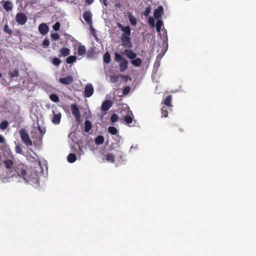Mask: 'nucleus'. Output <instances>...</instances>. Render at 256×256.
Wrapping results in <instances>:
<instances>
[{"mask_svg": "<svg viewBox=\"0 0 256 256\" xmlns=\"http://www.w3.org/2000/svg\"><path fill=\"white\" fill-rule=\"evenodd\" d=\"M7 152L10 158L3 160L2 163L5 169L2 172L0 170V177L4 181L8 180L10 178L15 176V172L13 169L14 156L10 149H8Z\"/></svg>", "mask_w": 256, "mask_h": 256, "instance_id": "nucleus-1", "label": "nucleus"}, {"mask_svg": "<svg viewBox=\"0 0 256 256\" xmlns=\"http://www.w3.org/2000/svg\"><path fill=\"white\" fill-rule=\"evenodd\" d=\"M14 171L15 176L22 178L26 182H28L30 178L31 172L28 168L22 164H16L14 168Z\"/></svg>", "mask_w": 256, "mask_h": 256, "instance_id": "nucleus-2", "label": "nucleus"}, {"mask_svg": "<svg viewBox=\"0 0 256 256\" xmlns=\"http://www.w3.org/2000/svg\"><path fill=\"white\" fill-rule=\"evenodd\" d=\"M114 60L116 62H120L119 66L120 72H124L127 69L128 60L126 58H123L122 56L119 53L117 52L114 53Z\"/></svg>", "mask_w": 256, "mask_h": 256, "instance_id": "nucleus-3", "label": "nucleus"}, {"mask_svg": "<svg viewBox=\"0 0 256 256\" xmlns=\"http://www.w3.org/2000/svg\"><path fill=\"white\" fill-rule=\"evenodd\" d=\"M19 134L20 136L22 142L27 146H32V142L30 138L29 134L26 130L24 128H21L19 130Z\"/></svg>", "mask_w": 256, "mask_h": 256, "instance_id": "nucleus-4", "label": "nucleus"}, {"mask_svg": "<svg viewBox=\"0 0 256 256\" xmlns=\"http://www.w3.org/2000/svg\"><path fill=\"white\" fill-rule=\"evenodd\" d=\"M27 20V17L24 13L19 12L16 14V20L18 24L24 25L26 23Z\"/></svg>", "mask_w": 256, "mask_h": 256, "instance_id": "nucleus-5", "label": "nucleus"}, {"mask_svg": "<svg viewBox=\"0 0 256 256\" xmlns=\"http://www.w3.org/2000/svg\"><path fill=\"white\" fill-rule=\"evenodd\" d=\"M117 26L123 32L121 36H130L131 30L129 26H124L121 24L117 23Z\"/></svg>", "mask_w": 256, "mask_h": 256, "instance_id": "nucleus-6", "label": "nucleus"}, {"mask_svg": "<svg viewBox=\"0 0 256 256\" xmlns=\"http://www.w3.org/2000/svg\"><path fill=\"white\" fill-rule=\"evenodd\" d=\"M121 40L122 44L124 47L128 48L132 47L130 36H121Z\"/></svg>", "mask_w": 256, "mask_h": 256, "instance_id": "nucleus-7", "label": "nucleus"}, {"mask_svg": "<svg viewBox=\"0 0 256 256\" xmlns=\"http://www.w3.org/2000/svg\"><path fill=\"white\" fill-rule=\"evenodd\" d=\"M94 90L93 86L92 84H88L84 88V95L86 98H89L91 96L93 93Z\"/></svg>", "mask_w": 256, "mask_h": 256, "instance_id": "nucleus-8", "label": "nucleus"}, {"mask_svg": "<svg viewBox=\"0 0 256 256\" xmlns=\"http://www.w3.org/2000/svg\"><path fill=\"white\" fill-rule=\"evenodd\" d=\"M70 108L72 114L76 120H79L80 117V114L78 106L76 104H72Z\"/></svg>", "mask_w": 256, "mask_h": 256, "instance_id": "nucleus-9", "label": "nucleus"}, {"mask_svg": "<svg viewBox=\"0 0 256 256\" xmlns=\"http://www.w3.org/2000/svg\"><path fill=\"white\" fill-rule=\"evenodd\" d=\"M59 81L60 83L64 84L69 85L73 82L74 78L72 76H68L65 78H60L59 79Z\"/></svg>", "mask_w": 256, "mask_h": 256, "instance_id": "nucleus-10", "label": "nucleus"}, {"mask_svg": "<svg viewBox=\"0 0 256 256\" xmlns=\"http://www.w3.org/2000/svg\"><path fill=\"white\" fill-rule=\"evenodd\" d=\"M134 116L131 110H128L127 114L124 116V120L128 124H130L132 122Z\"/></svg>", "mask_w": 256, "mask_h": 256, "instance_id": "nucleus-11", "label": "nucleus"}, {"mask_svg": "<svg viewBox=\"0 0 256 256\" xmlns=\"http://www.w3.org/2000/svg\"><path fill=\"white\" fill-rule=\"evenodd\" d=\"M38 31L42 34H46L48 32V26L45 23H42L38 26Z\"/></svg>", "mask_w": 256, "mask_h": 256, "instance_id": "nucleus-12", "label": "nucleus"}, {"mask_svg": "<svg viewBox=\"0 0 256 256\" xmlns=\"http://www.w3.org/2000/svg\"><path fill=\"white\" fill-rule=\"evenodd\" d=\"M163 10V7L162 6H158L154 11V18L156 19H159L160 18L162 17Z\"/></svg>", "mask_w": 256, "mask_h": 256, "instance_id": "nucleus-13", "label": "nucleus"}, {"mask_svg": "<svg viewBox=\"0 0 256 256\" xmlns=\"http://www.w3.org/2000/svg\"><path fill=\"white\" fill-rule=\"evenodd\" d=\"M53 116L52 119V122L53 124H58L60 123L62 114L60 112H58V114H54L53 111Z\"/></svg>", "mask_w": 256, "mask_h": 256, "instance_id": "nucleus-14", "label": "nucleus"}, {"mask_svg": "<svg viewBox=\"0 0 256 256\" xmlns=\"http://www.w3.org/2000/svg\"><path fill=\"white\" fill-rule=\"evenodd\" d=\"M83 18L88 24L92 23V14L89 11H86L84 12L82 15Z\"/></svg>", "mask_w": 256, "mask_h": 256, "instance_id": "nucleus-15", "label": "nucleus"}, {"mask_svg": "<svg viewBox=\"0 0 256 256\" xmlns=\"http://www.w3.org/2000/svg\"><path fill=\"white\" fill-rule=\"evenodd\" d=\"M112 104L110 101L106 100L104 101L102 105V110L103 111L108 110L112 106Z\"/></svg>", "mask_w": 256, "mask_h": 256, "instance_id": "nucleus-16", "label": "nucleus"}, {"mask_svg": "<svg viewBox=\"0 0 256 256\" xmlns=\"http://www.w3.org/2000/svg\"><path fill=\"white\" fill-rule=\"evenodd\" d=\"M124 52L126 54V56L130 60L135 58L136 56V53L134 52L132 50H125Z\"/></svg>", "mask_w": 256, "mask_h": 256, "instance_id": "nucleus-17", "label": "nucleus"}, {"mask_svg": "<svg viewBox=\"0 0 256 256\" xmlns=\"http://www.w3.org/2000/svg\"><path fill=\"white\" fill-rule=\"evenodd\" d=\"M60 54H59V57L62 56H67L70 54V50L68 48H62L60 50Z\"/></svg>", "mask_w": 256, "mask_h": 256, "instance_id": "nucleus-18", "label": "nucleus"}, {"mask_svg": "<svg viewBox=\"0 0 256 256\" xmlns=\"http://www.w3.org/2000/svg\"><path fill=\"white\" fill-rule=\"evenodd\" d=\"M172 96L171 95L168 96L164 100L162 103L168 106H172Z\"/></svg>", "mask_w": 256, "mask_h": 256, "instance_id": "nucleus-19", "label": "nucleus"}, {"mask_svg": "<svg viewBox=\"0 0 256 256\" xmlns=\"http://www.w3.org/2000/svg\"><path fill=\"white\" fill-rule=\"evenodd\" d=\"M78 52L79 56H84L86 52V47L83 45H80L78 47Z\"/></svg>", "mask_w": 256, "mask_h": 256, "instance_id": "nucleus-20", "label": "nucleus"}, {"mask_svg": "<svg viewBox=\"0 0 256 256\" xmlns=\"http://www.w3.org/2000/svg\"><path fill=\"white\" fill-rule=\"evenodd\" d=\"M92 128V123L88 120H86L84 122V130L86 132H88Z\"/></svg>", "mask_w": 256, "mask_h": 256, "instance_id": "nucleus-21", "label": "nucleus"}, {"mask_svg": "<svg viewBox=\"0 0 256 256\" xmlns=\"http://www.w3.org/2000/svg\"><path fill=\"white\" fill-rule=\"evenodd\" d=\"M4 8L7 11L9 12L12 10V3L9 1L4 2L3 4Z\"/></svg>", "mask_w": 256, "mask_h": 256, "instance_id": "nucleus-22", "label": "nucleus"}, {"mask_svg": "<svg viewBox=\"0 0 256 256\" xmlns=\"http://www.w3.org/2000/svg\"><path fill=\"white\" fill-rule=\"evenodd\" d=\"M131 63L135 66H140L142 64V60L140 58H138L131 61Z\"/></svg>", "mask_w": 256, "mask_h": 256, "instance_id": "nucleus-23", "label": "nucleus"}, {"mask_svg": "<svg viewBox=\"0 0 256 256\" xmlns=\"http://www.w3.org/2000/svg\"><path fill=\"white\" fill-rule=\"evenodd\" d=\"M76 160V157L74 153H70L67 158L68 161L70 163L74 162Z\"/></svg>", "mask_w": 256, "mask_h": 256, "instance_id": "nucleus-24", "label": "nucleus"}, {"mask_svg": "<svg viewBox=\"0 0 256 256\" xmlns=\"http://www.w3.org/2000/svg\"><path fill=\"white\" fill-rule=\"evenodd\" d=\"M104 142V138L102 136L100 135L95 139V142L98 145L102 144Z\"/></svg>", "mask_w": 256, "mask_h": 256, "instance_id": "nucleus-25", "label": "nucleus"}, {"mask_svg": "<svg viewBox=\"0 0 256 256\" xmlns=\"http://www.w3.org/2000/svg\"><path fill=\"white\" fill-rule=\"evenodd\" d=\"M106 160L110 162H114L115 156L114 154L111 153H108L106 155Z\"/></svg>", "mask_w": 256, "mask_h": 256, "instance_id": "nucleus-26", "label": "nucleus"}, {"mask_svg": "<svg viewBox=\"0 0 256 256\" xmlns=\"http://www.w3.org/2000/svg\"><path fill=\"white\" fill-rule=\"evenodd\" d=\"M129 21L130 24L132 26H136L137 23L136 19L132 14H128Z\"/></svg>", "mask_w": 256, "mask_h": 256, "instance_id": "nucleus-27", "label": "nucleus"}, {"mask_svg": "<svg viewBox=\"0 0 256 256\" xmlns=\"http://www.w3.org/2000/svg\"><path fill=\"white\" fill-rule=\"evenodd\" d=\"M104 62L106 64H109L110 62V56L108 52H106L104 56Z\"/></svg>", "mask_w": 256, "mask_h": 256, "instance_id": "nucleus-28", "label": "nucleus"}, {"mask_svg": "<svg viewBox=\"0 0 256 256\" xmlns=\"http://www.w3.org/2000/svg\"><path fill=\"white\" fill-rule=\"evenodd\" d=\"M76 60V57L74 56H70L66 58V62L68 64L74 62Z\"/></svg>", "mask_w": 256, "mask_h": 256, "instance_id": "nucleus-29", "label": "nucleus"}, {"mask_svg": "<svg viewBox=\"0 0 256 256\" xmlns=\"http://www.w3.org/2000/svg\"><path fill=\"white\" fill-rule=\"evenodd\" d=\"M162 22L161 20H158L156 22V28L158 32H160L162 26Z\"/></svg>", "mask_w": 256, "mask_h": 256, "instance_id": "nucleus-30", "label": "nucleus"}, {"mask_svg": "<svg viewBox=\"0 0 256 256\" xmlns=\"http://www.w3.org/2000/svg\"><path fill=\"white\" fill-rule=\"evenodd\" d=\"M50 98L52 101L54 102H57L59 101V98L56 94H51L50 96Z\"/></svg>", "mask_w": 256, "mask_h": 256, "instance_id": "nucleus-31", "label": "nucleus"}, {"mask_svg": "<svg viewBox=\"0 0 256 256\" xmlns=\"http://www.w3.org/2000/svg\"><path fill=\"white\" fill-rule=\"evenodd\" d=\"M8 125V122L6 120H4L0 124V129L1 130H4L7 128Z\"/></svg>", "mask_w": 256, "mask_h": 256, "instance_id": "nucleus-32", "label": "nucleus"}, {"mask_svg": "<svg viewBox=\"0 0 256 256\" xmlns=\"http://www.w3.org/2000/svg\"><path fill=\"white\" fill-rule=\"evenodd\" d=\"M52 63L55 66H58L61 63V60L58 58H54L52 59Z\"/></svg>", "mask_w": 256, "mask_h": 256, "instance_id": "nucleus-33", "label": "nucleus"}, {"mask_svg": "<svg viewBox=\"0 0 256 256\" xmlns=\"http://www.w3.org/2000/svg\"><path fill=\"white\" fill-rule=\"evenodd\" d=\"M108 132L112 134H116L118 132L117 129L114 126H109Z\"/></svg>", "mask_w": 256, "mask_h": 256, "instance_id": "nucleus-34", "label": "nucleus"}, {"mask_svg": "<svg viewBox=\"0 0 256 256\" xmlns=\"http://www.w3.org/2000/svg\"><path fill=\"white\" fill-rule=\"evenodd\" d=\"M10 78H16L19 76V71L18 70H15L10 74Z\"/></svg>", "mask_w": 256, "mask_h": 256, "instance_id": "nucleus-35", "label": "nucleus"}, {"mask_svg": "<svg viewBox=\"0 0 256 256\" xmlns=\"http://www.w3.org/2000/svg\"><path fill=\"white\" fill-rule=\"evenodd\" d=\"M161 112L162 116H164L166 118L168 116V110H166V107L163 106L161 110Z\"/></svg>", "mask_w": 256, "mask_h": 256, "instance_id": "nucleus-36", "label": "nucleus"}, {"mask_svg": "<svg viewBox=\"0 0 256 256\" xmlns=\"http://www.w3.org/2000/svg\"><path fill=\"white\" fill-rule=\"evenodd\" d=\"M51 38L54 40H58L60 38V36L58 33H52L50 34Z\"/></svg>", "mask_w": 256, "mask_h": 256, "instance_id": "nucleus-37", "label": "nucleus"}, {"mask_svg": "<svg viewBox=\"0 0 256 256\" xmlns=\"http://www.w3.org/2000/svg\"><path fill=\"white\" fill-rule=\"evenodd\" d=\"M118 119V116L116 114H114L111 116L110 117V120L112 123L116 122Z\"/></svg>", "mask_w": 256, "mask_h": 256, "instance_id": "nucleus-38", "label": "nucleus"}, {"mask_svg": "<svg viewBox=\"0 0 256 256\" xmlns=\"http://www.w3.org/2000/svg\"><path fill=\"white\" fill-rule=\"evenodd\" d=\"M16 152L18 154H21L22 153V148L20 145L18 144L16 146Z\"/></svg>", "mask_w": 256, "mask_h": 256, "instance_id": "nucleus-39", "label": "nucleus"}, {"mask_svg": "<svg viewBox=\"0 0 256 256\" xmlns=\"http://www.w3.org/2000/svg\"><path fill=\"white\" fill-rule=\"evenodd\" d=\"M150 11H151V8L150 6H148L146 8V10H144V12H143V14L145 16H148L150 12Z\"/></svg>", "mask_w": 256, "mask_h": 256, "instance_id": "nucleus-40", "label": "nucleus"}, {"mask_svg": "<svg viewBox=\"0 0 256 256\" xmlns=\"http://www.w3.org/2000/svg\"><path fill=\"white\" fill-rule=\"evenodd\" d=\"M148 22L149 24L151 26H152V27L154 26H155L154 19L152 17V16L149 17Z\"/></svg>", "mask_w": 256, "mask_h": 256, "instance_id": "nucleus-41", "label": "nucleus"}, {"mask_svg": "<svg viewBox=\"0 0 256 256\" xmlns=\"http://www.w3.org/2000/svg\"><path fill=\"white\" fill-rule=\"evenodd\" d=\"M49 45H50L49 40L48 39L45 38L42 42L43 48H46L49 46Z\"/></svg>", "mask_w": 256, "mask_h": 256, "instance_id": "nucleus-42", "label": "nucleus"}, {"mask_svg": "<svg viewBox=\"0 0 256 256\" xmlns=\"http://www.w3.org/2000/svg\"><path fill=\"white\" fill-rule=\"evenodd\" d=\"M4 31L6 33L10 34H12V30L10 29L8 26V24H5L4 26Z\"/></svg>", "mask_w": 256, "mask_h": 256, "instance_id": "nucleus-43", "label": "nucleus"}, {"mask_svg": "<svg viewBox=\"0 0 256 256\" xmlns=\"http://www.w3.org/2000/svg\"><path fill=\"white\" fill-rule=\"evenodd\" d=\"M130 87L128 86H126L122 90V93L124 94H128L130 91Z\"/></svg>", "mask_w": 256, "mask_h": 256, "instance_id": "nucleus-44", "label": "nucleus"}, {"mask_svg": "<svg viewBox=\"0 0 256 256\" xmlns=\"http://www.w3.org/2000/svg\"><path fill=\"white\" fill-rule=\"evenodd\" d=\"M60 23L59 22H56L53 26H52L53 29L54 30L57 31V30H58L60 29Z\"/></svg>", "mask_w": 256, "mask_h": 256, "instance_id": "nucleus-45", "label": "nucleus"}, {"mask_svg": "<svg viewBox=\"0 0 256 256\" xmlns=\"http://www.w3.org/2000/svg\"><path fill=\"white\" fill-rule=\"evenodd\" d=\"M38 128L40 134V135L42 136L45 133V130H43L40 126H38Z\"/></svg>", "mask_w": 256, "mask_h": 256, "instance_id": "nucleus-46", "label": "nucleus"}, {"mask_svg": "<svg viewBox=\"0 0 256 256\" xmlns=\"http://www.w3.org/2000/svg\"><path fill=\"white\" fill-rule=\"evenodd\" d=\"M94 1V0H85L86 3L88 5L92 4Z\"/></svg>", "mask_w": 256, "mask_h": 256, "instance_id": "nucleus-47", "label": "nucleus"}, {"mask_svg": "<svg viewBox=\"0 0 256 256\" xmlns=\"http://www.w3.org/2000/svg\"><path fill=\"white\" fill-rule=\"evenodd\" d=\"M5 140V138L4 136L0 134V143H3Z\"/></svg>", "mask_w": 256, "mask_h": 256, "instance_id": "nucleus-48", "label": "nucleus"}, {"mask_svg": "<svg viewBox=\"0 0 256 256\" xmlns=\"http://www.w3.org/2000/svg\"><path fill=\"white\" fill-rule=\"evenodd\" d=\"M118 80V77L117 76H114L113 78H112V80L113 82H116Z\"/></svg>", "mask_w": 256, "mask_h": 256, "instance_id": "nucleus-49", "label": "nucleus"}, {"mask_svg": "<svg viewBox=\"0 0 256 256\" xmlns=\"http://www.w3.org/2000/svg\"><path fill=\"white\" fill-rule=\"evenodd\" d=\"M102 0V4L106 6H108V4H107V0Z\"/></svg>", "mask_w": 256, "mask_h": 256, "instance_id": "nucleus-50", "label": "nucleus"}, {"mask_svg": "<svg viewBox=\"0 0 256 256\" xmlns=\"http://www.w3.org/2000/svg\"><path fill=\"white\" fill-rule=\"evenodd\" d=\"M2 76V74L0 72V78H1Z\"/></svg>", "mask_w": 256, "mask_h": 256, "instance_id": "nucleus-51", "label": "nucleus"}]
</instances>
